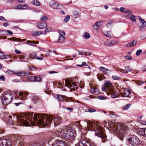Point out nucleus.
<instances>
[{
  "mask_svg": "<svg viewBox=\"0 0 146 146\" xmlns=\"http://www.w3.org/2000/svg\"><path fill=\"white\" fill-rule=\"evenodd\" d=\"M54 119V123L56 125H59L61 122L60 118L58 117H55L51 115L45 114L29 113L26 115L22 114L19 115L17 119L18 124L20 126H27L29 125L28 121L29 119L30 124L32 126H40V127H45L49 125Z\"/></svg>",
  "mask_w": 146,
  "mask_h": 146,
  "instance_id": "1",
  "label": "nucleus"
},
{
  "mask_svg": "<svg viewBox=\"0 0 146 146\" xmlns=\"http://www.w3.org/2000/svg\"><path fill=\"white\" fill-rule=\"evenodd\" d=\"M104 125L105 127L109 129L110 131L119 137H122L125 135L127 127L121 123L106 121H104Z\"/></svg>",
  "mask_w": 146,
  "mask_h": 146,
  "instance_id": "2",
  "label": "nucleus"
},
{
  "mask_svg": "<svg viewBox=\"0 0 146 146\" xmlns=\"http://www.w3.org/2000/svg\"><path fill=\"white\" fill-rule=\"evenodd\" d=\"M53 136L64 138L66 139H73L76 136L75 131L73 130L66 127L59 129L53 133Z\"/></svg>",
  "mask_w": 146,
  "mask_h": 146,
  "instance_id": "3",
  "label": "nucleus"
},
{
  "mask_svg": "<svg viewBox=\"0 0 146 146\" xmlns=\"http://www.w3.org/2000/svg\"><path fill=\"white\" fill-rule=\"evenodd\" d=\"M87 126L89 131H94L96 136L101 138L103 141H105L106 136L104 129L100 126L98 122H91L87 124Z\"/></svg>",
  "mask_w": 146,
  "mask_h": 146,
  "instance_id": "4",
  "label": "nucleus"
},
{
  "mask_svg": "<svg viewBox=\"0 0 146 146\" xmlns=\"http://www.w3.org/2000/svg\"><path fill=\"white\" fill-rule=\"evenodd\" d=\"M65 81L66 86L70 88V92L76 90H77L78 87L75 83L72 82V80L70 79H65Z\"/></svg>",
  "mask_w": 146,
  "mask_h": 146,
  "instance_id": "5",
  "label": "nucleus"
},
{
  "mask_svg": "<svg viewBox=\"0 0 146 146\" xmlns=\"http://www.w3.org/2000/svg\"><path fill=\"white\" fill-rule=\"evenodd\" d=\"M47 143H49L51 142L52 144L50 146H65V144L63 141H61L59 139L57 140H54V139L51 138H49L47 139Z\"/></svg>",
  "mask_w": 146,
  "mask_h": 146,
  "instance_id": "6",
  "label": "nucleus"
},
{
  "mask_svg": "<svg viewBox=\"0 0 146 146\" xmlns=\"http://www.w3.org/2000/svg\"><path fill=\"white\" fill-rule=\"evenodd\" d=\"M13 96L10 94H5L2 98V103L4 105L9 104L12 101Z\"/></svg>",
  "mask_w": 146,
  "mask_h": 146,
  "instance_id": "7",
  "label": "nucleus"
},
{
  "mask_svg": "<svg viewBox=\"0 0 146 146\" xmlns=\"http://www.w3.org/2000/svg\"><path fill=\"white\" fill-rule=\"evenodd\" d=\"M112 84L109 81H106L104 85L102 86V89L103 91H107V93L110 91L112 92Z\"/></svg>",
  "mask_w": 146,
  "mask_h": 146,
  "instance_id": "8",
  "label": "nucleus"
},
{
  "mask_svg": "<svg viewBox=\"0 0 146 146\" xmlns=\"http://www.w3.org/2000/svg\"><path fill=\"white\" fill-rule=\"evenodd\" d=\"M11 141L9 139H0V146H11Z\"/></svg>",
  "mask_w": 146,
  "mask_h": 146,
  "instance_id": "9",
  "label": "nucleus"
},
{
  "mask_svg": "<svg viewBox=\"0 0 146 146\" xmlns=\"http://www.w3.org/2000/svg\"><path fill=\"white\" fill-rule=\"evenodd\" d=\"M90 91L91 93L96 95H98L99 94V90L96 88L93 84H90Z\"/></svg>",
  "mask_w": 146,
  "mask_h": 146,
  "instance_id": "10",
  "label": "nucleus"
},
{
  "mask_svg": "<svg viewBox=\"0 0 146 146\" xmlns=\"http://www.w3.org/2000/svg\"><path fill=\"white\" fill-rule=\"evenodd\" d=\"M128 141L133 146H136L137 144V137L134 135L131 136V137L128 139Z\"/></svg>",
  "mask_w": 146,
  "mask_h": 146,
  "instance_id": "11",
  "label": "nucleus"
},
{
  "mask_svg": "<svg viewBox=\"0 0 146 146\" xmlns=\"http://www.w3.org/2000/svg\"><path fill=\"white\" fill-rule=\"evenodd\" d=\"M137 17L140 21L142 24V26H139L141 30L142 31H144L145 30V27L146 26V22L140 17L138 16Z\"/></svg>",
  "mask_w": 146,
  "mask_h": 146,
  "instance_id": "12",
  "label": "nucleus"
},
{
  "mask_svg": "<svg viewBox=\"0 0 146 146\" xmlns=\"http://www.w3.org/2000/svg\"><path fill=\"white\" fill-rule=\"evenodd\" d=\"M30 73L28 71H18L15 72V74L19 76H28L30 74Z\"/></svg>",
  "mask_w": 146,
  "mask_h": 146,
  "instance_id": "13",
  "label": "nucleus"
},
{
  "mask_svg": "<svg viewBox=\"0 0 146 146\" xmlns=\"http://www.w3.org/2000/svg\"><path fill=\"white\" fill-rule=\"evenodd\" d=\"M59 33L60 34V36L59 38L58 39V41L59 42H62L64 41L65 39V32L63 31H59Z\"/></svg>",
  "mask_w": 146,
  "mask_h": 146,
  "instance_id": "14",
  "label": "nucleus"
},
{
  "mask_svg": "<svg viewBox=\"0 0 146 146\" xmlns=\"http://www.w3.org/2000/svg\"><path fill=\"white\" fill-rule=\"evenodd\" d=\"M27 80L29 81L35 82H41L42 81L40 77L36 76H30L27 78Z\"/></svg>",
  "mask_w": 146,
  "mask_h": 146,
  "instance_id": "15",
  "label": "nucleus"
},
{
  "mask_svg": "<svg viewBox=\"0 0 146 146\" xmlns=\"http://www.w3.org/2000/svg\"><path fill=\"white\" fill-rule=\"evenodd\" d=\"M77 146H92L90 143L86 140H82L77 144Z\"/></svg>",
  "mask_w": 146,
  "mask_h": 146,
  "instance_id": "16",
  "label": "nucleus"
},
{
  "mask_svg": "<svg viewBox=\"0 0 146 146\" xmlns=\"http://www.w3.org/2000/svg\"><path fill=\"white\" fill-rule=\"evenodd\" d=\"M99 70L103 72L105 74H109L111 73V71L110 70L108 69L103 66H101L99 67Z\"/></svg>",
  "mask_w": 146,
  "mask_h": 146,
  "instance_id": "17",
  "label": "nucleus"
},
{
  "mask_svg": "<svg viewBox=\"0 0 146 146\" xmlns=\"http://www.w3.org/2000/svg\"><path fill=\"white\" fill-rule=\"evenodd\" d=\"M47 26V23L46 22H39L37 24V26L39 29H43L46 27Z\"/></svg>",
  "mask_w": 146,
  "mask_h": 146,
  "instance_id": "18",
  "label": "nucleus"
},
{
  "mask_svg": "<svg viewBox=\"0 0 146 146\" xmlns=\"http://www.w3.org/2000/svg\"><path fill=\"white\" fill-rule=\"evenodd\" d=\"M111 91L112 92L110 91L107 93L108 95H111V97L112 98H116L119 96L118 94L117 93L113 91V89L111 90Z\"/></svg>",
  "mask_w": 146,
  "mask_h": 146,
  "instance_id": "19",
  "label": "nucleus"
},
{
  "mask_svg": "<svg viewBox=\"0 0 146 146\" xmlns=\"http://www.w3.org/2000/svg\"><path fill=\"white\" fill-rule=\"evenodd\" d=\"M145 129L144 128H139L137 129V132L140 135L144 137H146V135L145 133Z\"/></svg>",
  "mask_w": 146,
  "mask_h": 146,
  "instance_id": "20",
  "label": "nucleus"
},
{
  "mask_svg": "<svg viewBox=\"0 0 146 146\" xmlns=\"http://www.w3.org/2000/svg\"><path fill=\"white\" fill-rule=\"evenodd\" d=\"M21 138L20 136L18 135H14L12 137V140L13 141H14L16 143H17V141H20Z\"/></svg>",
  "mask_w": 146,
  "mask_h": 146,
  "instance_id": "21",
  "label": "nucleus"
},
{
  "mask_svg": "<svg viewBox=\"0 0 146 146\" xmlns=\"http://www.w3.org/2000/svg\"><path fill=\"white\" fill-rule=\"evenodd\" d=\"M137 42L136 40H134L132 42L128 43L126 46L128 47L134 46L136 45Z\"/></svg>",
  "mask_w": 146,
  "mask_h": 146,
  "instance_id": "22",
  "label": "nucleus"
},
{
  "mask_svg": "<svg viewBox=\"0 0 146 146\" xmlns=\"http://www.w3.org/2000/svg\"><path fill=\"white\" fill-rule=\"evenodd\" d=\"M131 94L130 91L127 88L125 89L124 90V95L123 96L125 97H129V95Z\"/></svg>",
  "mask_w": 146,
  "mask_h": 146,
  "instance_id": "23",
  "label": "nucleus"
},
{
  "mask_svg": "<svg viewBox=\"0 0 146 146\" xmlns=\"http://www.w3.org/2000/svg\"><path fill=\"white\" fill-rule=\"evenodd\" d=\"M43 145L42 142L40 141L36 142L32 144H31L29 146H42Z\"/></svg>",
  "mask_w": 146,
  "mask_h": 146,
  "instance_id": "24",
  "label": "nucleus"
},
{
  "mask_svg": "<svg viewBox=\"0 0 146 146\" xmlns=\"http://www.w3.org/2000/svg\"><path fill=\"white\" fill-rule=\"evenodd\" d=\"M104 34L106 36L108 37H111L113 36L112 34L110 31L104 32Z\"/></svg>",
  "mask_w": 146,
  "mask_h": 146,
  "instance_id": "25",
  "label": "nucleus"
},
{
  "mask_svg": "<svg viewBox=\"0 0 146 146\" xmlns=\"http://www.w3.org/2000/svg\"><path fill=\"white\" fill-rule=\"evenodd\" d=\"M127 17L131 19L133 21H136V17L131 14H129L127 15Z\"/></svg>",
  "mask_w": 146,
  "mask_h": 146,
  "instance_id": "26",
  "label": "nucleus"
},
{
  "mask_svg": "<svg viewBox=\"0 0 146 146\" xmlns=\"http://www.w3.org/2000/svg\"><path fill=\"white\" fill-rule=\"evenodd\" d=\"M56 98L59 101H63L64 99V97L60 95H58L56 96Z\"/></svg>",
  "mask_w": 146,
  "mask_h": 146,
  "instance_id": "27",
  "label": "nucleus"
},
{
  "mask_svg": "<svg viewBox=\"0 0 146 146\" xmlns=\"http://www.w3.org/2000/svg\"><path fill=\"white\" fill-rule=\"evenodd\" d=\"M32 4L36 6H39L40 5V3L37 0H34L32 2Z\"/></svg>",
  "mask_w": 146,
  "mask_h": 146,
  "instance_id": "28",
  "label": "nucleus"
},
{
  "mask_svg": "<svg viewBox=\"0 0 146 146\" xmlns=\"http://www.w3.org/2000/svg\"><path fill=\"white\" fill-rule=\"evenodd\" d=\"M103 23V22L102 21H99L97 22L95 25H94L93 27L95 30H98L99 29V26L97 25L98 23Z\"/></svg>",
  "mask_w": 146,
  "mask_h": 146,
  "instance_id": "29",
  "label": "nucleus"
},
{
  "mask_svg": "<svg viewBox=\"0 0 146 146\" xmlns=\"http://www.w3.org/2000/svg\"><path fill=\"white\" fill-rule=\"evenodd\" d=\"M50 7L53 9H56L57 4L55 3H51L50 4Z\"/></svg>",
  "mask_w": 146,
  "mask_h": 146,
  "instance_id": "30",
  "label": "nucleus"
},
{
  "mask_svg": "<svg viewBox=\"0 0 146 146\" xmlns=\"http://www.w3.org/2000/svg\"><path fill=\"white\" fill-rule=\"evenodd\" d=\"M7 40H12L15 41H17L19 42H20V41L21 40V39L20 38H17L15 37H12L10 38H8L7 39Z\"/></svg>",
  "mask_w": 146,
  "mask_h": 146,
  "instance_id": "31",
  "label": "nucleus"
},
{
  "mask_svg": "<svg viewBox=\"0 0 146 146\" xmlns=\"http://www.w3.org/2000/svg\"><path fill=\"white\" fill-rule=\"evenodd\" d=\"M42 34V32H41L36 31L32 34V35L33 36L35 35L37 36L41 35Z\"/></svg>",
  "mask_w": 146,
  "mask_h": 146,
  "instance_id": "32",
  "label": "nucleus"
},
{
  "mask_svg": "<svg viewBox=\"0 0 146 146\" xmlns=\"http://www.w3.org/2000/svg\"><path fill=\"white\" fill-rule=\"evenodd\" d=\"M113 119H115L117 117V116L114 114V113L110 112L109 115Z\"/></svg>",
  "mask_w": 146,
  "mask_h": 146,
  "instance_id": "33",
  "label": "nucleus"
},
{
  "mask_svg": "<svg viewBox=\"0 0 146 146\" xmlns=\"http://www.w3.org/2000/svg\"><path fill=\"white\" fill-rule=\"evenodd\" d=\"M97 77L100 81H102L104 79V76L101 75L99 74L97 75Z\"/></svg>",
  "mask_w": 146,
  "mask_h": 146,
  "instance_id": "34",
  "label": "nucleus"
},
{
  "mask_svg": "<svg viewBox=\"0 0 146 146\" xmlns=\"http://www.w3.org/2000/svg\"><path fill=\"white\" fill-rule=\"evenodd\" d=\"M84 65H85L88 66V68L90 69H91V68L90 66L86 64V63L85 62H83L82 63V64L81 65H78L77 66L79 67H82Z\"/></svg>",
  "mask_w": 146,
  "mask_h": 146,
  "instance_id": "35",
  "label": "nucleus"
},
{
  "mask_svg": "<svg viewBox=\"0 0 146 146\" xmlns=\"http://www.w3.org/2000/svg\"><path fill=\"white\" fill-rule=\"evenodd\" d=\"M40 19L41 21V22H45V21L47 20V18L45 16L42 15L41 16Z\"/></svg>",
  "mask_w": 146,
  "mask_h": 146,
  "instance_id": "36",
  "label": "nucleus"
},
{
  "mask_svg": "<svg viewBox=\"0 0 146 146\" xmlns=\"http://www.w3.org/2000/svg\"><path fill=\"white\" fill-rule=\"evenodd\" d=\"M84 36L86 39L89 38L90 37V36L89 33L86 32L84 34Z\"/></svg>",
  "mask_w": 146,
  "mask_h": 146,
  "instance_id": "37",
  "label": "nucleus"
},
{
  "mask_svg": "<svg viewBox=\"0 0 146 146\" xmlns=\"http://www.w3.org/2000/svg\"><path fill=\"white\" fill-rule=\"evenodd\" d=\"M131 105V104H128L126 105L123 107V109L124 110H127Z\"/></svg>",
  "mask_w": 146,
  "mask_h": 146,
  "instance_id": "38",
  "label": "nucleus"
},
{
  "mask_svg": "<svg viewBox=\"0 0 146 146\" xmlns=\"http://www.w3.org/2000/svg\"><path fill=\"white\" fill-rule=\"evenodd\" d=\"M26 42L29 43H34L35 44H38V41H36L34 40L31 41V40H27Z\"/></svg>",
  "mask_w": 146,
  "mask_h": 146,
  "instance_id": "39",
  "label": "nucleus"
},
{
  "mask_svg": "<svg viewBox=\"0 0 146 146\" xmlns=\"http://www.w3.org/2000/svg\"><path fill=\"white\" fill-rule=\"evenodd\" d=\"M112 77L113 79L114 80H119L120 78V77L116 75L113 76Z\"/></svg>",
  "mask_w": 146,
  "mask_h": 146,
  "instance_id": "40",
  "label": "nucleus"
},
{
  "mask_svg": "<svg viewBox=\"0 0 146 146\" xmlns=\"http://www.w3.org/2000/svg\"><path fill=\"white\" fill-rule=\"evenodd\" d=\"M29 69L31 71H34L36 70V68L33 66H32L30 67Z\"/></svg>",
  "mask_w": 146,
  "mask_h": 146,
  "instance_id": "41",
  "label": "nucleus"
},
{
  "mask_svg": "<svg viewBox=\"0 0 146 146\" xmlns=\"http://www.w3.org/2000/svg\"><path fill=\"white\" fill-rule=\"evenodd\" d=\"M87 111V112L92 113L96 111V110L91 108H89Z\"/></svg>",
  "mask_w": 146,
  "mask_h": 146,
  "instance_id": "42",
  "label": "nucleus"
},
{
  "mask_svg": "<svg viewBox=\"0 0 146 146\" xmlns=\"http://www.w3.org/2000/svg\"><path fill=\"white\" fill-rule=\"evenodd\" d=\"M70 16L69 15L67 16L64 18V21L66 23L68 22L70 19Z\"/></svg>",
  "mask_w": 146,
  "mask_h": 146,
  "instance_id": "43",
  "label": "nucleus"
},
{
  "mask_svg": "<svg viewBox=\"0 0 146 146\" xmlns=\"http://www.w3.org/2000/svg\"><path fill=\"white\" fill-rule=\"evenodd\" d=\"M64 8L63 6L60 4H58L57 5V7L56 9H62Z\"/></svg>",
  "mask_w": 146,
  "mask_h": 146,
  "instance_id": "44",
  "label": "nucleus"
},
{
  "mask_svg": "<svg viewBox=\"0 0 146 146\" xmlns=\"http://www.w3.org/2000/svg\"><path fill=\"white\" fill-rule=\"evenodd\" d=\"M131 70L132 69L129 66H127L125 68V70L127 73H128L129 72L131 71Z\"/></svg>",
  "mask_w": 146,
  "mask_h": 146,
  "instance_id": "45",
  "label": "nucleus"
},
{
  "mask_svg": "<svg viewBox=\"0 0 146 146\" xmlns=\"http://www.w3.org/2000/svg\"><path fill=\"white\" fill-rule=\"evenodd\" d=\"M36 56V54L35 52H33L31 54V57L34 58Z\"/></svg>",
  "mask_w": 146,
  "mask_h": 146,
  "instance_id": "46",
  "label": "nucleus"
},
{
  "mask_svg": "<svg viewBox=\"0 0 146 146\" xmlns=\"http://www.w3.org/2000/svg\"><path fill=\"white\" fill-rule=\"evenodd\" d=\"M7 73V74L10 75H13V74H15V72L12 71L11 70H8Z\"/></svg>",
  "mask_w": 146,
  "mask_h": 146,
  "instance_id": "47",
  "label": "nucleus"
},
{
  "mask_svg": "<svg viewBox=\"0 0 146 146\" xmlns=\"http://www.w3.org/2000/svg\"><path fill=\"white\" fill-rule=\"evenodd\" d=\"M22 6V5H19L16 6V9H23Z\"/></svg>",
  "mask_w": 146,
  "mask_h": 146,
  "instance_id": "48",
  "label": "nucleus"
},
{
  "mask_svg": "<svg viewBox=\"0 0 146 146\" xmlns=\"http://www.w3.org/2000/svg\"><path fill=\"white\" fill-rule=\"evenodd\" d=\"M124 57L127 60H131L132 59L131 56L129 55H127L125 56Z\"/></svg>",
  "mask_w": 146,
  "mask_h": 146,
  "instance_id": "49",
  "label": "nucleus"
},
{
  "mask_svg": "<svg viewBox=\"0 0 146 146\" xmlns=\"http://www.w3.org/2000/svg\"><path fill=\"white\" fill-rule=\"evenodd\" d=\"M7 55H2L0 56V58L2 59H5L7 58L6 56Z\"/></svg>",
  "mask_w": 146,
  "mask_h": 146,
  "instance_id": "50",
  "label": "nucleus"
},
{
  "mask_svg": "<svg viewBox=\"0 0 146 146\" xmlns=\"http://www.w3.org/2000/svg\"><path fill=\"white\" fill-rule=\"evenodd\" d=\"M98 98L100 100H105L106 99L105 97L102 96H98Z\"/></svg>",
  "mask_w": 146,
  "mask_h": 146,
  "instance_id": "51",
  "label": "nucleus"
},
{
  "mask_svg": "<svg viewBox=\"0 0 146 146\" xmlns=\"http://www.w3.org/2000/svg\"><path fill=\"white\" fill-rule=\"evenodd\" d=\"M116 43V42L115 41L113 40L111 41L109 44H110L111 46V45H114Z\"/></svg>",
  "mask_w": 146,
  "mask_h": 146,
  "instance_id": "52",
  "label": "nucleus"
},
{
  "mask_svg": "<svg viewBox=\"0 0 146 146\" xmlns=\"http://www.w3.org/2000/svg\"><path fill=\"white\" fill-rule=\"evenodd\" d=\"M120 11L121 12H123V13H125V9L123 7H121L120 9Z\"/></svg>",
  "mask_w": 146,
  "mask_h": 146,
  "instance_id": "53",
  "label": "nucleus"
},
{
  "mask_svg": "<svg viewBox=\"0 0 146 146\" xmlns=\"http://www.w3.org/2000/svg\"><path fill=\"white\" fill-rule=\"evenodd\" d=\"M106 26L108 28H110L111 26V23H107Z\"/></svg>",
  "mask_w": 146,
  "mask_h": 146,
  "instance_id": "54",
  "label": "nucleus"
},
{
  "mask_svg": "<svg viewBox=\"0 0 146 146\" xmlns=\"http://www.w3.org/2000/svg\"><path fill=\"white\" fill-rule=\"evenodd\" d=\"M142 52V50L141 49L137 50V56H139L141 53Z\"/></svg>",
  "mask_w": 146,
  "mask_h": 146,
  "instance_id": "55",
  "label": "nucleus"
},
{
  "mask_svg": "<svg viewBox=\"0 0 146 146\" xmlns=\"http://www.w3.org/2000/svg\"><path fill=\"white\" fill-rule=\"evenodd\" d=\"M7 30L6 31H2L4 35H8V33H7Z\"/></svg>",
  "mask_w": 146,
  "mask_h": 146,
  "instance_id": "56",
  "label": "nucleus"
},
{
  "mask_svg": "<svg viewBox=\"0 0 146 146\" xmlns=\"http://www.w3.org/2000/svg\"><path fill=\"white\" fill-rule=\"evenodd\" d=\"M0 80H2L4 81L5 80V78L4 76H0Z\"/></svg>",
  "mask_w": 146,
  "mask_h": 146,
  "instance_id": "57",
  "label": "nucleus"
},
{
  "mask_svg": "<svg viewBox=\"0 0 146 146\" xmlns=\"http://www.w3.org/2000/svg\"><path fill=\"white\" fill-rule=\"evenodd\" d=\"M24 95H26V93H22V92H20L19 93V95L22 98L23 97V96H24Z\"/></svg>",
  "mask_w": 146,
  "mask_h": 146,
  "instance_id": "58",
  "label": "nucleus"
},
{
  "mask_svg": "<svg viewBox=\"0 0 146 146\" xmlns=\"http://www.w3.org/2000/svg\"><path fill=\"white\" fill-rule=\"evenodd\" d=\"M0 20L6 21V20L3 17L0 16Z\"/></svg>",
  "mask_w": 146,
  "mask_h": 146,
  "instance_id": "59",
  "label": "nucleus"
},
{
  "mask_svg": "<svg viewBox=\"0 0 146 146\" xmlns=\"http://www.w3.org/2000/svg\"><path fill=\"white\" fill-rule=\"evenodd\" d=\"M51 30V29L50 27L46 28L45 29V32H48Z\"/></svg>",
  "mask_w": 146,
  "mask_h": 146,
  "instance_id": "60",
  "label": "nucleus"
},
{
  "mask_svg": "<svg viewBox=\"0 0 146 146\" xmlns=\"http://www.w3.org/2000/svg\"><path fill=\"white\" fill-rule=\"evenodd\" d=\"M142 69L143 71H146V64L142 68Z\"/></svg>",
  "mask_w": 146,
  "mask_h": 146,
  "instance_id": "61",
  "label": "nucleus"
},
{
  "mask_svg": "<svg viewBox=\"0 0 146 146\" xmlns=\"http://www.w3.org/2000/svg\"><path fill=\"white\" fill-rule=\"evenodd\" d=\"M143 83V82L142 81H137V84L141 85Z\"/></svg>",
  "mask_w": 146,
  "mask_h": 146,
  "instance_id": "62",
  "label": "nucleus"
},
{
  "mask_svg": "<svg viewBox=\"0 0 146 146\" xmlns=\"http://www.w3.org/2000/svg\"><path fill=\"white\" fill-rule=\"evenodd\" d=\"M17 1L21 3H24L25 0H17Z\"/></svg>",
  "mask_w": 146,
  "mask_h": 146,
  "instance_id": "63",
  "label": "nucleus"
},
{
  "mask_svg": "<svg viewBox=\"0 0 146 146\" xmlns=\"http://www.w3.org/2000/svg\"><path fill=\"white\" fill-rule=\"evenodd\" d=\"M15 53L17 54H20L21 53V52L20 51H19L17 49H15Z\"/></svg>",
  "mask_w": 146,
  "mask_h": 146,
  "instance_id": "64",
  "label": "nucleus"
}]
</instances>
